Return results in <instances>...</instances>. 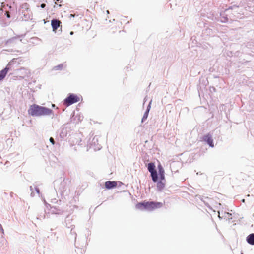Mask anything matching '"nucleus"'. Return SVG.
Masks as SVG:
<instances>
[{"instance_id": "obj_6", "label": "nucleus", "mask_w": 254, "mask_h": 254, "mask_svg": "<svg viewBox=\"0 0 254 254\" xmlns=\"http://www.w3.org/2000/svg\"><path fill=\"white\" fill-rule=\"evenodd\" d=\"M203 141L206 142L210 146L212 147L214 146L213 139L210 134L204 135L203 137Z\"/></svg>"}, {"instance_id": "obj_7", "label": "nucleus", "mask_w": 254, "mask_h": 254, "mask_svg": "<svg viewBox=\"0 0 254 254\" xmlns=\"http://www.w3.org/2000/svg\"><path fill=\"white\" fill-rule=\"evenodd\" d=\"M106 188L110 189L116 187L117 186V183L116 181H106L105 183Z\"/></svg>"}, {"instance_id": "obj_15", "label": "nucleus", "mask_w": 254, "mask_h": 254, "mask_svg": "<svg viewBox=\"0 0 254 254\" xmlns=\"http://www.w3.org/2000/svg\"><path fill=\"white\" fill-rule=\"evenodd\" d=\"M147 116H148V114H147V112H146V113L144 114V116H143V118H142V121H143V120L146 119L147 118Z\"/></svg>"}, {"instance_id": "obj_10", "label": "nucleus", "mask_w": 254, "mask_h": 254, "mask_svg": "<svg viewBox=\"0 0 254 254\" xmlns=\"http://www.w3.org/2000/svg\"><path fill=\"white\" fill-rule=\"evenodd\" d=\"M165 186V180H161L157 184V188L160 191L162 190Z\"/></svg>"}, {"instance_id": "obj_5", "label": "nucleus", "mask_w": 254, "mask_h": 254, "mask_svg": "<svg viewBox=\"0 0 254 254\" xmlns=\"http://www.w3.org/2000/svg\"><path fill=\"white\" fill-rule=\"evenodd\" d=\"M51 26L54 32H56L58 27L62 28V22L58 19H53L51 21Z\"/></svg>"}, {"instance_id": "obj_13", "label": "nucleus", "mask_w": 254, "mask_h": 254, "mask_svg": "<svg viewBox=\"0 0 254 254\" xmlns=\"http://www.w3.org/2000/svg\"><path fill=\"white\" fill-rule=\"evenodd\" d=\"M101 0H90V3L93 4V7L92 9H94L96 4H97L99 1Z\"/></svg>"}, {"instance_id": "obj_11", "label": "nucleus", "mask_w": 254, "mask_h": 254, "mask_svg": "<svg viewBox=\"0 0 254 254\" xmlns=\"http://www.w3.org/2000/svg\"><path fill=\"white\" fill-rule=\"evenodd\" d=\"M247 242L252 245H254V234L252 233L250 234L247 237Z\"/></svg>"}, {"instance_id": "obj_8", "label": "nucleus", "mask_w": 254, "mask_h": 254, "mask_svg": "<svg viewBox=\"0 0 254 254\" xmlns=\"http://www.w3.org/2000/svg\"><path fill=\"white\" fill-rule=\"evenodd\" d=\"M9 70V68L7 67H6L5 68L0 71V81L4 78Z\"/></svg>"}, {"instance_id": "obj_18", "label": "nucleus", "mask_w": 254, "mask_h": 254, "mask_svg": "<svg viewBox=\"0 0 254 254\" xmlns=\"http://www.w3.org/2000/svg\"><path fill=\"white\" fill-rule=\"evenodd\" d=\"M70 35H73V31L70 32Z\"/></svg>"}, {"instance_id": "obj_22", "label": "nucleus", "mask_w": 254, "mask_h": 254, "mask_svg": "<svg viewBox=\"0 0 254 254\" xmlns=\"http://www.w3.org/2000/svg\"><path fill=\"white\" fill-rule=\"evenodd\" d=\"M0 11H2V8H1L0 9Z\"/></svg>"}, {"instance_id": "obj_3", "label": "nucleus", "mask_w": 254, "mask_h": 254, "mask_svg": "<svg viewBox=\"0 0 254 254\" xmlns=\"http://www.w3.org/2000/svg\"><path fill=\"white\" fill-rule=\"evenodd\" d=\"M79 101V97L75 94H70L69 96L64 100V104L68 106L72 104L78 102Z\"/></svg>"}, {"instance_id": "obj_16", "label": "nucleus", "mask_w": 254, "mask_h": 254, "mask_svg": "<svg viewBox=\"0 0 254 254\" xmlns=\"http://www.w3.org/2000/svg\"><path fill=\"white\" fill-rule=\"evenodd\" d=\"M5 14L6 15L7 18H9L10 17V13L8 11H6Z\"/></svg>"}, {"instance_id": "obj_17", "label": "nucleus", "mask_w": 254, "mask_h": 254, "mask_svg": "<svg viewBox=\"0 0 254 254\" xmlns=\"http://www.w3.org/2000/svg\"><path fill=\"white\" fill-rule=\"evenodd\" d=\"M45 6H46V4H44V3H42V4H41V7L42 8H44Z\"/></svg>"}, {"instance_id": "obj_14", "label": "nucleus", "mask_w": 254, "mask_h": 254, "mask_svg": "<svg viewBox=\"0 0 254 254\" xmlns=\"http://www.w3.org/2000/svg\"><path fill=\"white\" fill-rule=\"evenodd\" d=\"M49 140L53 145L55 144L54 139L52 137H50Z\"/></svg>"}, {"instance_id": "obj_9", "label": "nucleus", "mask_w": 254, "mask_h": 254, "mask_svg": "<svg viewBox=\"0 0 254 254\" xmlns=\"http://www.w3.org/2000/svg\"><path fill=\"white\" fill-rule=\"evenodd\" d=\"M159 170V174L160 177V179L162 180H165V171L161 165H158V166Z\"/></svg>"}, {"instance_id": "obj_4", "label": "nucleus", "mask_w": 254, "mask_h": 254, "mask_svg": "<svg viewBox=\"0 0 254 254\" xmlns=\"http://www.w3.org/2000/svg\"><path fill=\"white\" fill-rule=\"evenodd\" d=\"M155 166L153 163H150L148 165V170L151 173V176L153 182H156L158 180V175L156 170L155 169Z\"/></svg>"}, {"instance_id": "obj_12", "label": "nucleus", "mask_w": 254, "mask_h": 254, "mask_svg": "<svg viewBox=\"0 0 254 254\" xmlns=\"http://www.w3.org/2000/svg\"><path fill=\"white\" fill-rule=\"evenodd\" d=\"M16 39V37H12L6 40L5 42V45H8L10 44H13L15 43V40Z\"/></svg>"}, {"instance_id": "obj_19", "label": "nucleus", "mask_w": 254, "mask_h": 254, "mask_svg": "<svg viewBox=\"0 0 254 254\" xmlns=\"http://www.w3.org/2000/svg\"><path fill=\"white\" fill-rule=\"evenodd\" d=\"M0 229H2V226L0 224Z\"/></svg>"}, {"instance_id": "obj_2", "label": "nucleus", "mask_w": 254, "mask_h": 254, "mask_svg": "<svg viewBox=\"0 0 254 254\" xmlns=\"http://www.w3.org/2000/svg\"><path fill=\"white\" fill-rule=\"evenodd\" d=\"M163 204L161 202L154 201H143L136 205V208L138 209L142 210L145 209L149 211H153L156 209L161 208Z\"/></svg>"}, {"instance_id": "obj_1", "label": "nucleus", "mask_w": 254, "mask_h": 254, "mask_svg": "<svg viewBox=\"0 0 254 254\" xmlns=\"http://www.w3.org/2000/svg\"><path fill=\"white\" fill-rule=\"evenodd\" d=\"M52 112V110L49 108L36 104L31 105L28 110V114L32 116L49 115Z\"/></svg>"}, {"instance_id": "obj_23", "label": "nucleus", "mask_w": 254, "mask_h": 254, "mask_svg": "<svg viewBox=\"0 0 254 254\" xmlns=\"http://www.w3.org/2000/svg\"><path fill=\"white\" fill-rule=\"evenodd\" d=\"M57 1H59L60 0H56Z\"/></svg>"}, {"instance_id": "obj_20", "label": "nucleus", "mask_w": 254, "mask_h": 254, "mask_svg": "<svg viewBox=\"0 0 254 254\" xmlns=\"http://www.w3.org/2000/svg\"><path fill=\"white\" fill-rule=\"evenodd\" d=\"M70 17H74V15L70 14Z\"/></svg>"}, {"instance_id": "obj_21", "label": "nucleus", "mask_w": 254, "mask_h": 254, "mask_svg": "<svg viewBox=\"0 0 254 254\" xmlns=\"http://www.w3.org/2000/svg\"><path fill=\"white\" fill-rule=\"evenodd\" d=\"M52 106L53 107H54L55 106V104H52Z\"/></svg>"}]
</instances>
